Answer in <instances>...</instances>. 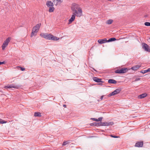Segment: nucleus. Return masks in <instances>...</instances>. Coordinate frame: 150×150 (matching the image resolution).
Segmentation results:
<instances>
[{
	"label": "nucleus",
	"mask_w": 150,
	"mask_h": 150,
	"mask_svg": "<svg viewBox=\"0 0 150 150\" xmlns=\"http://www.w3.org/2000/svg\"><path fill=\"white\" fill-rule=\"evenodd\" d=\"M71 9L73 13L77 14L76 16L78 17H80L82 15V11L80 8L79 5L75 3L72 4L71 7Z\"/></svg>",
	"instance_id": "f257e3e1"
},
{
	"label": "nucleus",
	"mask_w": 150,
	"mask_h": 150,
	"mask_svg": "<svg viewBox=\"0 0 150 150\" xmlns=\"http://www.w3.org/2000/svg\"><path fill=\"white\" fill-rule=\"evenodd\" d=\"M40 35H42V37L44 38L49 40L57 41L59 39V38L51 34H47L46 33L43 34V35L42 34H41Z\"/></svg>",
	"instance_id": "f03ea898"
},
{
	"label": "nucleus",
	"mask_w": 150,
	"mask_h": 150,
	"mask_svg": "<svg viewBox=\"0 0 150 150\" xmlns=\"http://www.w3.org/2000/svg\"><path fill=\"white\" fill-rule=\"evenodd\" d=\"M41 25V23L38 24L33 27L31 34V37H33L35 33H36L38 32Z\"/></svg>",
	"instance_id": "7ed1b4c3"
},
{
	"label": "nucleus",
	"mask_w": 150,
	"mask_h": 150,
	"mask_svg": "<svg viewBox=\"0 0 150 150\" xmlns=\"http://www.w3.org/2000/svg\"><path fill=\"white\" fill-rule=\"evenodd\" d=\"M98 126H109L112 125L114 124L113 122H103L100 121V122H98Z\"/></svg>",
	"instance_id": "20e7f679"
},
{
	"label": "nucleus",
	"mask_w": 150,
	"mask_h": 150,
	"mask_svg": "<svg viewBox=\"0 0 150 150\" xmlns=\"http://www.w3.org/2000/svg\"><path fill=\"white\" fill-rule=\"evenodd\" d=\"M11 39V37H8L4 41L1 46L3 50H4L6 47L8 45Z\"/></svg>",
	"instance_id": "39448f33"
},
{
	"label": "nucleus",
	"mask_w": 150,
	"mask_h": 150,
	"mask_svg": "<svg viewBox=\"0 0 150 150\" xmlns=\"http://www.w3.org/2000/svg\"><path fill=\"white\" fill-rule=\"evenodd\" d=\"M128 70L127 68H122L120 69H118L116 70L115 72L116 73L123 74L126 72Z\"/></svg>",
	"instance_id": "423d86ee"
},
{
	"label": "nucleus",
	"mask_w": 150,
	"mask_h": 150,
	"mask_svg": "<svg viewBox=\"0 0 150 150\" xmlns=\"http://www.w3.org/2000/svg\"><path fill=\"white\" fill-rule=\"evenodd\" d=\"M142 48L144 49L145 51L150 52V49L149 46L146 43H143L142 44Z\"/></svg>",
	"instance_id": "0eeeda50"
},
{
	"label": "nucleus",
	"mask_w": 150,
	"mask_h": 150,
	"mask_svg": "<svg viewBox=\"0 0 150 150\" xmlns=\"http://www.w3.org/2000/svg\"><path fill=\"white\" fill-rule=\"evenodd\" d=\"M20 86L18 85H14L13 84L10 85L6 86L5 87V88H19Z\"/></svg>",
	"instance_id": "6e6552de"
},
{
	"label": "nucleus",
	"mask_w": 150,
	"mask_h": 150,
	"mask_svg": "<svg viewBox=\"0 0 150 150\" xmlns=\"http://www.w3.org/2000/svg\"><path fill=\"white\" fill-rule=\"evenodd\" d=\"M143 145V141H139L136 143L135 146L138 147H142Z\"/></svg>",
	"instance_id": "1a4fd4ad"
},
{
	"label": "nucleus",
	"mask_w": 150,
	"mask_h": 150,
	"mask_svg": "<svg viewBox=\"0 0 150 150\" xmlns=\"http://www.w3.org/2000/svg\"><path fill=\"white\" fill-rule=\"evenodd\" d=\"M76 14L73 13V15H72L71 17L69 20V24L71 23L74 20L75 18V16H76Z\"/></svg>",
	"instance_id": "9d476101"
},
{
	"label": "nucleus",
	"mask_w": 150,
	"mask_h": 150,
	"mask_svg": "<svg viewBox=\"0 0 150 150\" xmlns=\"http://www.w3.org/2000/svg\"><path fill=\"white\" fill-rule=\"evenodd\" d=\"M98 42L100 44L107 42V40L106 38L102 39H100L98 40Z\"/></svg>",
	"instance_id": "9b49d317"
},
{
	"label": "nucleus",
	"mask_w": 150,
	"mask_h": 150,
	"mask_svg": "<svg viewBox=\"0 0 150 150\" xmlns=\"http://www.w3.org/2000/svg\"><path fill=\"white\" fill-rule=\"evenodd\" d=\"M46 5L48 7L53 6L54 4L51 1H47Z\"/></svg>",
	"instance_id": "f8f14e48"
},
{
	"label": "nucleus",
	"mask_w": 150,
	"mask_h": 150,
	"mask_svg": "<svg viewBox=\"0 0 150 150\" xmlns=\"http://www.w3.org/2000/svg\"><path fill=\"white\" fill-rule=\"evenodd\" d=\"M93 79L94 81L97 82H103V81H102L101 79L98 78L97 77H93Z\"/></svg>",
	"instance_id": "ddd939ff"
},
{
	"label": "nucleus",
	"mask_w": 150,
	"mask_h": 150,
	"mask_svg": "<svg viewBox=\"0 0 150 150\" xmlns=\"http://www.w3.org/2000/svg\"><path fill=\"white\" fill-rule=\"evenodd\" d=\"M141 67V66L138 65H137L134 66L132 67L131 68V69L135 71L139 69Z\"/></svg>",
	"instance_id": "4468645a"
},
{
	"label": "nucleus",
	"mask_w": 150,
	"mask_h": 150,
	"mask_svg": "<svg viewBox=\"0 0 150 150\" xmlns=\"http://www.w3.org/2000/svg\"><path fill=\"white\" fill-rule=\"evenodd\" d=\"M108 83H110L115 84L117 83V81L113 79H109L108 80Z\"/></svg>",
	"instance_id": "2eb2a0df"
},
{
	"label": "nucleus",
	"mask_w": 150,
	"mask_h": 150,
	"mask_svg": "<svg viewBox=\"0 0 150 150\" xmlns=\"http://www.w3.org/2000/svg\"><path fill=\"white\" fill-rule=\"evenodd\" d=\"M147 96V94L146 93L142 94L138 96V98L140 99L144 98Z\"/></svg>",
	"instance_id": "dca6fc26"
},
{
	"label": "nucleus",
	"mask_w": 150,
	"mask_h": 150,
	"mask_svg": "<svg viewBox=\"0 0 150 150\" xmlns=\"http://www.w3.org/2000/svg\"><path fill=\"white\" fill-rule=\"evenodd\" d=\"M103 119V117H101L99 118H98V119L95 118H91V119H92L93 120L95 121H101L102 120V119Z\"/></svg>",
	"instance_id": "f3484780"
},
{
	"label": "nucleus",
	"mask_w": 150,
	"mask_h": 150,
	"mask_svg": "<svg viewBox=\"0 0 150 150\" xmlns=\"http://www.w3.org/2000/svg\"><path fill=\"white\" fill-rule=\"evenodd\" d=\"M121 90V89L120 88H119L116 89L114 91V93H115V95L118 94L120 93Z\"/></svg>",
	"instance_id": "a211bd4d"
},
{
	"label": "nucleus",
	"mask_w": 150,
	"mask_h": 150,
	"mask_svg": "<svg viewBox=\"0 0 150 150\" xmlns=\"http://www.w3.org/2000/svg\"><path fill=\"white\" fill-rule=\"evenodd\" d=\"M149 71H150V68L148 69L147 70H142L140 72L144 74Z\"/></svg>",
	"instance_id": "6ab92c4d"
},
{
	"label": "nucleus",
	"mask_w": 150,
	"mask_h": 150,
	"mask_svg": "<svg viewBox=\"0 0 150 150\" xmlns=\"http://www.w3.org/2000/svg\"><path fill=\"white\" fill-rule=\"evenodd\" d=\"M116 40V39L115 38H111L109 39L108 40H107V42H112L113 41H115Z\"/></svg>",
	"instance_id": "aec40b11"
},
{
	"label": "nucleus",
	"mask_w": 150,
	"mask_h": 150,
	"mask_svg": "<svg viewBox=\"0 0 150 150\" xmlns=\"http://www.w3.org/2000/svg\"><path fill=\"white\" fill-rule=\"evenodd\" d=\"M34 115L36 117H41V113L40 112H35L34 113Z\"/></svg>",
	"instance_id": "412c9836"
},
{
	"label": "nucleus",
	"mask_w": 150,
	"mask_h": 150,
	"mask_svg": "<svg viewBox=\"0 0 150 150\" xmlns=\"http://www.w3.org/2000/svg\"><path fill=\"white\" fill-rule=\"evenodd\" d=\"M49 11L50 12H52L54 11L55 9L54 8L53 6L49 7Z\"/></svg>",
	"instance_id": "4be33fe9"
},
{
	"label": "nucleus",
	"mask_w": 150,
	"mask_h": 150,
	"mask_svg": "<svg viewBox=\"0 0 150 150\" xmlns=\"http://www.w3.org/2000/svg\"><path fill=\"white\" fill-rule=\"evenodd\" d=\"M113 21L112 19H110L107 20L106 22V23L107 24H112Z\"/></svg>",
	"instance_id": "5701e85b"
},
{
	"label": "nucleus",
	"mask_w": 150,
	"mask_h": 150,
	"mask_svg": "<svg viewBox=\"0 0 150 150\" xmlns=\"http://www.w3.org/2000/svg\"><path fill=\"white\" fill-rule=\"evenodd\" d=\"M90 125L91 126H97V127L98 126V123H97V122H94V123H91L90 124Z\"/></svg>",
	"instance_id": "b1692460"
},
{
	"label": "nucleus",
	"mask_w": 150,
	"mask_h": 150,
	"mask_svg": "<svg viewBox=\"0 0 150 150\" xmlns=\"http://www.w3.org/2000/svg\"><path fill=\"white\" fill-rule=\"evenodd\" d=\"M7 122L6 121H4L1 119H0V123L3 124L4 123H6Z\"/></svg>",
	"instance_id": "393cba45"
},
{
	"label": "nucleus",
	"mask_w": 150,
	"mask_h": 150,
	"mask_svg": "<svg viewBox=\"0 0 150 150\" xmlns=\"http://www.w3.org/2000/svg\"><path fill=\"white\" fill-rule=\"evenodd\" d=\"M144 25L146 26H150V23L149 22H146L145 23Z\"/></svg>",
	"instance_id": "a878e982"
},
{
	"label": "nucleus",
	"mask_w": 150,
	"mask_h": 150,
	"mask_svg": "<svg viewBox=\"0 0 150 150\" xmlns=\"http://www.w3.org/2000/svg\"><path fill=\"white\" fill-rule=\"evenodd\" d=\"M141 78L139 77L136 78L134 80V81H136L139 80Z\"/></svg>",
	"instance_id": "bb28decb"
},
{
	"label": "nucleus",
	"mask_w": 150,
	"mask_h": 150,
	"mask_svg": "<svg viewBox=\"0 0 150 150\" xmlns=\"http://www.w3.org/2000/svg\"><path fill=\"white\" fill-rule=\"evenodd\" d=\"M110 136L112 137L115 138H117L119 137L118 136H116L113 135H111Z\"/></svg>",
	"instance_id": "cd10ccee"
},
{
	"label": "nucleus",
	"mask_w": 150,
	"mask_h": 150,
	"mask_svg": "<svg viewBox=\"0 0 150 150\" xmlns=\"http://www.w3.org/2000/svg\"><path fill=\"white\" fill-rule=\"evenodd\" d=\"M20 68L21 69V70L22 71H23L25 70V68L24 67H20Z\"/></svg>",
	"instance_id": "c85d7f7f"
},
{
	"label": "nucleus",
	"mask_w": 150,
	"mask_h": 150,
	"mask_svg": "<svg viewBox=\"0 0 150 150\" xmlns=\"http://www.w3.org/2000/svg\"><path fill=\"white\" fill-rule=\"evenodd\" d=\"M4 64H5V62L4 61L3 62H0V65Z\"/></svg>",
	"instance_id": "c756f323"
},
{
	"label": "nucleus",
	"mask_w": 150,
	"mask_h": 150,
	"mask_svg": "<svg viewBox=\"0 0 150 150\" xmlns=\"http://www.w3.org/2000/svg\"><path fill=\"white\" fill-rule=\"evenodd\" d=\"M67 144V143L66 142H64L63 143V145H65Z\"/></svg>",
	"instance_id": "7c9ffc66"
},
{
	"label": "nucleus",
	"mask_w": 150,
	"mask_h": 150,
	"mask_svg": "<svg viewBox=\"0 0 150 150\" xmlns=\"http://www.w3.org/2000/svg\"><path fill=\"white\" fill-rule=\"evenodd\" d=\"M57 1L58 2H62V0H57Z\"/></svg>",
	"instance_id": "2f4dec72"
},
{
	"label": "nucleus",
	"mask_w": 150,
	"mask_h": 150,
	"mask_svg": "<svg viewBox=\"0 0 150 150\" xmlns=\"http://www.w3.org/2000/svg\"><path fill=\"white\" fill-rule=\"evenodd\" d=\"M111 93L112 94V96L114 95H115V93H114V91L113 92H112Z\"/></svg>",
	"instance_id": "473e14b6"
},
{
	"label": "nucleus",
	"mask_w": 150,
	"mask_h": 150,
	"mask_svg": "<svg viewBox=\"0 0 150 150\" xmlns=\"http://www.w3.org/2000/svg\"><path fill=\"white\" fill-rule=\"evenodd\" d=\"M103 96H101L100 98V100H102L103 99Z\"/></svg>",
	"instance_id": "72a5a7b5"
},
{
	"label": "nucleus",
	"mask_w": 150,
	"mask_h": 150,
	"mask_svg": "<svg viewBox=\"0 0 150 150\" xmlns=\"http://www.w3.org/2000/svg\"><path fill=\"white\" fill-rule=\"evenodd\" d=\"M108 96L109 97H110V96H112L111 93H110L109 94Z\"/></svg>",
	"instance_id": "f704fd0d"
},
{
	"label": "nucleus",
	"mask_w": 150,
	"mask_h": 150,
	"mask_svg": "<svg viewBox=\"0 0 150 150\" xmlns=\"http://www.w3.org/2000/svg\"><path fill=\"white\" fill-rule=\"evenodd\" d=\"M63 106L64 107H66V105H64H64H63Z\"/></svg>",
	"instance_id": "c9c22d12"
},
{
	"label": "nucleus",
	"mask_w": 150,
	"mask_h": 150,
	"mask_svg": "<svg viewBox=\"0 0 150 150\" xmlns=\"http://www.w3.org/2000/svg\"><path fill=\"white\" fill-rule=\"evenodd\" d=\"M93 69L95 71H96V70L94 68H93Z\"/></svg>",
	"instance_id": "e433bc0d"
},
{
	"label": "nucleus",
	"mask_w": 150,
	"mask_h": 150,
	"mask_svg": "<svg viewBox=\"0 0 150 150\" xmlns=\"http://www.w3.org/2000/svg\"><path fill=\"white\" fill-rule=\"evenodd\" d=\"M99 85L102 84V83H99Z\"/></svg>",
	"instance_id": "4c0bfd02"
},
{
	"label": "nucleus",
	"mask_w": 150,
	"mask_h": 150,
	"mask_svg": "<svg viewBox=\"0 0 150 150\" xmlns=\"http://www.w3.org/2000/svg\"><path fill=\"white\" fill-rule=\"evenodd\" d=\"M149 39H150V38H149Z\"/></svg>",
	"instance_id": "58836bf2"
}]
</instances>
